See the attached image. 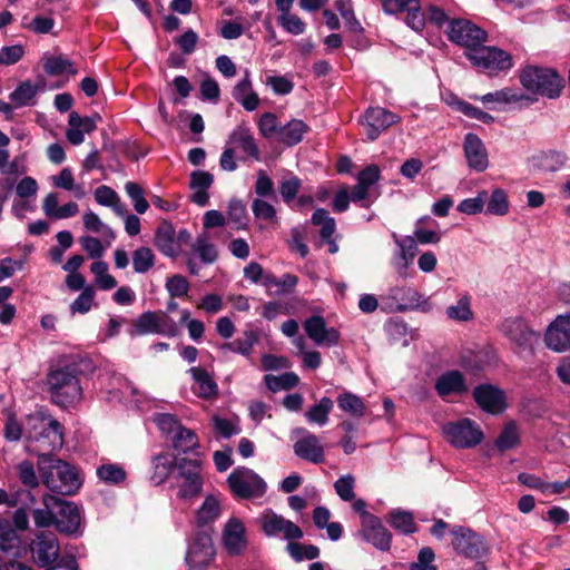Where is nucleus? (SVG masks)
I'll return each instance as SVG.
<instances>
[{
    "label": "nucleus",
    "instance_id": "15",
    "mask_svg": "<svg viewBox=\"0 0 570 570\" xmlns=\"http://www.w3.org/2000/svg\"><path fill=\"white\" fill-rule=\"evenodd\" d=\"M400 117L382 107H370L363 116L362 125L368 140L373 141L389 127L397 124Z\"/></svg>",
    "mask_w": 570,
    "mask_h": 570
},
{
    "label": "nucleus",
    "instance_id": "28",
    "mask_svg": "<svg viewBox=\"0 0 570 570\" xmlns=\"http://www.w3.org/2000/svg\"><path fill=\"white\" fill-rule=\"evenodd\" d=\"M179 459L168 452H161L151 458L150 481L155 485L163 484L171 474Z\"/></svg>",
    "mask_w": 570,
    "mask_h": 570
},
{
    "label": "nucleus",
    "instance_id": "5",
    "mask_svg": "<svg viewBox=\"0 0 570 570\" xmlns=\"http://www.w3.org/2000/svg\"><path fill=\"white\" fill-rule=\"evenodd\" d=\"M216 550L209 529H197L191 534L186 552L189 570H206L214 561Z\"/></svg>",
    "mask_w": 570,
    "mask_h": 570
},
{
    "label": "nucleus",
    "instance_id": "60",
    "mask_svg": "<svg viewBox=\"0 0 570 570\" xmlns=\"http://www.w3.org/2000/svg\"><path fill=\"white\" fill-rule=\"evenodd\" d=\"M355 479L352 474H346L341 478H338L335 483L334 488L337 493V495L346 502L353 501L355 499Z\"/></svg>",
    "mask_w": 570,
    "mask_h": 570
},
{
    "label": "nucleus",
    "instance_id": "40",
    "mask_svg": "<svg viewBox=\"0 0 570 570\" xmlns=\"http://www.w3.org/2000/svg\"><path fill=\"white\" fill-rule=\"evenodd\" d=\"M338 407L354 417H362L365 414L366 406L363 400L351 392H343L337 396Z\"/></svg>",
    "mask_w": 570,
    "mask_h": 570
},
{
    "label": "nucleus",
    "instance_id": "24",
    "mask_svg": "<svg viewBox=\"0 0 570 570\" xmlns=\"http://www.w3.org/2000/svg\"><path fill=\"white\" fill-rule=\"evenodd\" d=\"M386 298L393 302L399 312L421 308L428 304V298L409 286H395L390 288Z\"/></svg>",
    "mask_w": 570,
    "mask_h": 570
},
{
    "label": "nucleus",
    "instance_id": "46",
    "mask_svg": "<svg viewBox=\"0 0 570 570\" xmlns=\"http://www.w3.org/2000/svg\"><path fill=\"white\" fill-rule=\"evenodd\" d=\"M390 524L403 534H411L416 531L413 514L406 511L393 510L390 512Z\"/></svg>",
    "mask_w": 570,
    "mask_h": 570
},
{
    "label": "nucleus",
    "instance_id": "18",
    "mask_svg": "<svg viewBox=\"0 0 570 570\" xmlns=\"http://www.w3.org/2000/svg\"><path fill=\"white\" fill-rule=\"evenodd\" d=\"M304 331L318 346H335L340 343L341 334L335 327H327L325 318L321 315H313L303 323Z\"/></svg>",
    "mask_w": 570,
    "mask_h": 570
},
{
    "label": "nucleus",
    "instance_id": "14",
    "mask_svg": "<svg viewBox=\"0 0 570 570\" xmlns=\"http://www.w3.org/2000/svg\"><path fill=\"white\" fill-rule=\"evenodd\" d=\"M452 546L459 554L470 559H480L487 556L489 551L487 543L471 529L455 527L452 530Z\"/></svg>",
    "mask_w": 570,
    "mask_h": 570
},
{
    "label": "nucleus",
    "instance_id": "51",
    "mask_svg": "<svg viewBox=\"0 0 570 570\" xmlns=\"http://www.w3.org/2000/svg\"><path fill=\"white\" fill-rule=\"evenodd\" d=\"M520 442V434L518 426L514 422L508 423L501 433L499 434L495 445L501 451L504 452L507 450L515 448Z\"/></svg>",
    "mask_w": 570,
    "mask_h": 570
},
{
    "label": "nucleus",
    "instance_id": "29",
    "mask_svg": "<svg viewBox=\"0 0 570 570\" xmlns=\"http://www.w3.org/2000/svg\"><path fill=\"white\" fill-rule=\"evenodd\" d=\"M435 391L441 397L462 394L468 391L464 376L459 371H448L435 381Z\"/></svg>",
    "mask_w": 570,
    "mask_h": 570
},
{
    "label": "nucleus",
    "instance_id": "21",
    "mask_svg": "<svg viewBox=\"0 0 570 570\" xmlns=\"http://www.w3.org/2000/svg\"><path fill=\"white\" fill-rule=\"evenodd\" d=\"M362 534L376 549L381 551L390 550L392 534L374 514L363 515Z\"/></svg>",
    "mask_w": 570,
    "mask_h": 570
},
{
    "label": "nucleus",
    "instance_id": "36",
    "mask_svg": "<svg viewBox=\"0 0 570 570\" xmlns=\"http://www.w3.org/2000/svg\"><path fill=\"white\" fill-rule=\"evenodd\" d=\"M58 497L46 493L42 497L43 509L32 511L33 522L37 528H48L55 525V509L57 507Z\"/></svg>",
    "mask_w": 570,
    "mask_h": 570
},
{
    "label": "nucleus",
    "instance_id": "50",
    "mask_svg": "<svg viewBox=\"0 0 570 570\" xmlns=\"http://www.w3.org/2000/svg\"><path fill=\"white\" fill-rule=\"evenodd\" d=\"M16 472L19 481L29 489L38 488L40 474L38 475L35 465L29 460H23L16 465Z\"/></svg>",
    "mask_w": 570,
    "mask_h": 570
},
{
    "label": "nucleus",
    "instance_id": "59",
    "mask_svg": "<svg viewBox=\"0 0 570 570\" xmlns=\"http://www.w3.org/2000/svg\"><path fill=\"white\" fill-rule=\"evenodd\" d=\"M97 475L106 483L118 484L125 480L126 472L121 466L108 463L97 469Z\"/></svg>",
    "mask_w": 570,
    "mask_h": 570
},
{
    "label": "nucleus",
    "instance_id": "53",
    "mask_svg": "<svg viewBox=\"0 0 570 570\" xmlns=\"http://www.w3.org/2000/svg\"><path fill=\"white\" fill-rule=\"evenodd\" d=\"M287 552L295 561L314 560L320 556L318 547L314 544H301L297 542H288Z\"/></svg>",
    "mask_w": 570,
    "mask_h": 570
},
{
    "label": "nucleus",
    "instance_id": "7",
    "mask_svg": "<svg viewBox=\"0 0 570 570\" xmlns=\"http://www.w3.org/2000/svg\"><path fill=\"white\" fill-rule=\"evenodd\" d=\"M466 58L478 68L489 75H498L512 68L513 60L510 53L497 47L481 45L473 51H466Z\"/></svg>",
    "mask_w": 570,
    "mask_h": 570
},
{
    "label": "nucleus",
    "instance_id": "58",
    "mask_svg": "<svg viewBox=\"0 0 570 570\" xmlns=\"http://www.w3.org/2000/svg\"><path fill=\"white\" fill-rule=\"evenodd\" d=\"M95 299V289L92 286H87L82 289L80 295L71 303L70 312L72 315L76 313L86 314L91 309Z\"/></svg>",
    "mask_w": 570,
    "mask_h": 570
},
{
    "label": "nucleus",
    "instance_id": "10",
    "mask_svg": "<svg viewBox=\"0 0 570 570\" xmlns=\"http://www.w3.org/2000/svg\"><path fill=\"white\" fill-rule=\"evenodd\" d=\"M177 470V497L187 500L199 495L203 490L200 461L186 458L179 459Z\"/></svg>",
    "mask_w": 570,
    "mask_h": 570
},
{
    "label": "nucleus",
    "instance_id": "57",
    "mask_svg": "<svg viewBox=\"0 0 570 570\" xmlns=\"http://www.w3.org/2000/svg\"><path fill=\"white\" fill-rule=\"evenodd\" d=\"M522 96L517 94L511 88H503L501 90H497L494 92H489L484 96H482L480 99L484 104H498V105H505L510 102H517L521 100Z\"/></svg>",
    "mask_w": 570,
    "mask_h": 570
},
{
    "label": "nucleus",
    "instance_id": "44",
    "mask_svg": "<svg viewBox=\"0 0 570 570\" xmlns=\"http://www.w3.org/2000/svg\"><path fill=\"white\" fill-rule=\"evenodd\" d=\"M445 314L450 320L456 322H468L472 320L471 297L466 294L462 295L455 304L446 308Z\"/></svg>",
    "mask_w": 570,
    "mask_h": 570
},
{
    "label": "nucleus",
    "instance_id": "23",
    "mask_svg": "<svg viewBox=\"0 0 570 570\" xmlns=\"http://www.w3.org/2000/svg\"><path fill=\"white\" fill-rule=\"evenodd\" d=\"M301 431L303 436L294 443V453L308 462L322 463L325 460V452L320 439L304 429Z\"/></svg>",
    "mask_w": 570,
    "mask_h": 570
},
{
    "label": "nucleus",
    "instance_id": "19",
    "mask_svg": "<svg viewBox=\"0 0 570 570\" xmlns=\"http://www.w3.org/2000/svg\"><path fill=\"white\" fill-rule=\"evenodd\" d=\"M55 527L65 534H75L78 532L81 523L79 508L70 501L58 498L55 509Z\"/></svg>",
    "mask_w": 570,
    "mask_h": 570
},
{
    "label": "nucleus",
    "instance_id": "30",
    "mask_svg": "<svg viewBox=\"0 0 570 570\" xmlns=\"http://www.w3.org/2000/svg\"><path fill=\"white\" fill-rule=\"evenodd\" d=\"M195 385L193 386L194 393L205 400H210L217 396L218 386L210 374L202 367H191L189 370Z\"/></svg>",
    "mask_w": 570,
    "mask_h": 570
},
{
    "label": "nucleus",
    "instance_id": "54",
    "mask_svg": "<svg viewBox=\"0 0 570 570\" xmlns=\"http://www.w3.org/2000/svg\"><path fill=\"white\" fill-rule=\"evenodd\" d=\"M125 190L132 202L134 208L138 214H145L149 208V204L145 198V193L141 186L135 181H127Z\"/></svg>",
    "mask_w": 570,
    "mask_h": 570
},
{
    "label": "nucleus",
    "instance_id": "61",
    "mask_svg": "<svg viewBox=\"0 0 570 570\" xmlns=\"http://www.w3.org/2000/svg\"><path fill=\"white\" fill-rule=\"evenodd\" d=\"M279 121L275 114L265 112L258 120V130L265 138H271L279 131Z\"/></svg>",
    "mask_w": 570,
    "mask_h": 570
},
{
    "label": "nucleus",
    "instance_id": "52",
    "mask_svg": "<svg viewBox=\"0 0 570 570\" xmlns=\"http://www.w3.org/2000/svg\"><path fill=\"white\" fill-rule=\"evenodd\" d=\"M154 265L155 254L149 247L141 246L132 253V266L136 273L145 274Z\"/></svg>",
    "mask_w": 570,
    "mask_h": 570
},
{
    "label": "nucleus",
    "instance_id": "55",
    "mask_svg": "<svg viewBox=\"0 0 570 570\" xmlns=\"http://www.w3.org/2000/svg\"><path fill=\"white\" fill-rule=\"evenodd\" d=\"M228 220L234 225L235 229H245L247 226V212L243 202L233 199L228 205Z\"/></svg>",
    "mask_w": 570,
    "mask_h": 570
},
{
    "label": "nucleus",
    "instance_id": "26",
    "mask_svg": "<svg viewBox=\"0 0 570 570\" xmlns=\"http://www.w3.org/2000/svg\"><path fill=\"white\" fill-rule=\"evenodd\" d=\"M223 541L229 554H239L247 544L243 522L238 519H230L224 528Z\"/></svg>",
    "mask_w": 570,
    "mask_h": 570
},
{
    "label": "nucleus",
    "instance_id": "56",
    "mask_svg": "<svg viewBox=\"0 0 570 570\" xmlns=\"http://www.w3.org/2000/svg\"><path fill=\"white\" fill-rule=\"evenodd\" d=\"M509 210V200L507 193L497 188L492 191L491 197L487 205V212L492 215L503 216Z\"/></svg>",
    "mask_w": 570,
    "mask_h": 570
},
{
    "label": "nucleus",
    "instance_id": "2",
    "mask_svg": "<svg viewBox=\"0 0 570 570\" xmlns=\"http://www.w3.org/2000/svg\"><path fill=\"white\" fill-rule=\"evenodd\" d=\"M79 364L70 362L56 370H51L47 376L52 401L61 407H71L82 400L80 385Z\"/></svg>",
    "mask_w": 570,
    "mask_h": 570
},
{
    "label": "nucleus",
    "instance_id": "1",
    "mask_svg": "<svg viewBox=\"0 0 570 570\" xmlns=\"http://www.w3.org/2000/svg\"><path fill=\"white\" fill-rule=\"evenodd\" d=\"M42 484L60 495H73L81 487L78 469L48 453H40L37 462Z\"/></svg>",
    "mask_w": 570,
    "mask_h": 570
},
{
    "label": "nucleus",
    "instance_id": "8",
    "mask_svg": "<svg viewBox=\"0 0 570 570\" xmlns=\"http://www.w3.org/2000/svg\"><path fill=\"white\" fill-rule=\"evenodd\" d=\"M443 435L446 441L456 449H471L483 441V432L480 426L470 419H461L443 425Z\"/></svg>",
    "mask_w": 570,
    "mask_h": 570
},
{
    "label": "nucleus",
    "instance_id": "16",
    "mask_svg": "<svg viewBox=\"0 0 570 570\" xmlns=\"http://www.w3.org/2000/svg\"><path fill=\"white\" fill-rule=\"evenodd\" d=\"M544 343L548 348L558 353L570 350V313L558 315L549 324Z\"/></svg>",
    "mask_w": 570,
    "mask_h": 570
},
{
    "label": "nucleus",
    "instance_id": "43",
    "mask_svg": "<svg viewBox=\"0 0 570 570\" xmlns=\"http://www.w3.org/2000/svg\"><path fill=\"white\" fill-rule=\"evenodd\" d=\"M39 87L27 80L20 83L11 94L10 99L16 107H23L33 105L36 95L38 94Z\"/></svg>",
    "mask_w": 570,
    "mask_h": 570
},
{
    "label": "nucleus",
    "instance_id": "41",
    "mask_svg": "<svg viewBox=\"0 0 570 570\" xmlns=\"http://www.w3.org/2000/svg\"><path fill=\"white\" fill-rule=\"evenodd\" d=\"M334 402L332 399L324 396L317 404H314L305 413V417L309 423H315L321 426L328 422V414L332 412Z\"/></svg>",
    "mask_w": 570,
    "mask_h": 570
},
{
    "label": "nucleus",
    "instance_id": "3",
    "mask_svg": "<svg viewBox=\"0 0 570 570\" xmlns=\"http://www.w3.org/2000/svg\"><path fill=\"white\" fill-rule=\"evenodd\" d=\"M27 433L37 443V455L58 451L63 445V428L51 415L38 411L27 417Z\"/></svg>",
    "mask_w": 570,
    "mask_h": 570
},
{
    "label": "nucleus",
    "instance_id": "45",
    "mask_svg": "<svg viewBox=\"0 0 570 570\" xmlns=\"http://www.w3.org/2000/svg\"><path fill=\"white\" fill-rule=\"evenodd\" d=\"M311 222L315 226H321L320 235L323 240H330V238L333 237L336 230V223L326 209L317 208L313 213Z\"/></svg>",
    "mask_w": 570,
    "mask_h": 570
},
{
    "label": "nucleus",
    "instance_id": "9",
    "mask_svg": "<svg viewBox=\"0 0 570 570\" xmlns=\"http://www.w3.org/2000/svg\"><path fill=\"white\" fill-rule=\"evenodd\" d=\"M451 42L464 47L466 51H473L487 41L485 30L465 19L450 21L446 29Z\"/></svg>",
    "mask_w": 570,
    "mask_h": 570
},
{
    "label": "nucleus",
    "instance_id": "49",
    "mask_svg": "<svg viewBox=\"0 0 570 570\" xmlns=\"http://www.w3.org/2000/svg\"><path fill=\"white\" fill-rule=\"evenodd\" d=\"M265 383L271 391L277 392L295 387L299 383V377L294 372H286L279 376L268 374L265 375Z\"/></svg>",
    "mask_w": 570,
    "mask_h": 570
},
{
    "label": "nucleus",
    "instance_id": "22",
    "mask_svg": "<svg viewBox=\"0 0 570 570\" xmlns=\"http://www.w3.org/2000/svg\"><path fill=\"white\" fill-rule=\"evenodd\" d=\"M476 404L485 412L499 414L505 410V396L503 391L491 384L479 385L473 391Z\"/></svg>",
    "mask_w": 570,
    "mask_h": 570
},
{
    "label": "nucleus",
    "instance_id": "20",
    "mask_svg": "<svg viewBox=\"0 0 570 570\" xmlns=\"http://www.w3.org/2000/svg\"><path fill=\"white\" fill-rule=\"evenodd\" d=\"M463 151L470 169L476 173L487 170L489 167V155L483 141L478 135L468 132L464 136Z\"/></svg>",
    "mask_w": 570,
    "mask_h": 570
},
{
    "label": "nucleus",
    "instance_id": "13",
    "mask_svg": "<svg viewBox=\"0 0 570 570\" xmlns=\"http://www.w3.org/2000/svg\"><path fill=\"white\" fill-rule=\"evenodd\" d=\"M501 332L522 351H533L540 340V334L532 330L521 317H510L502 322Z\"/></svg>",
    "mask_w": 570,
    "mask_h": 570
},
{
    "label": "nucleus",
    "instance_id": "38",
    "mask_svg": "<svg viewBox=\"0 0 570 570\" xmlns=\"http://www.w3.org/2000/svg\"><path fill=\"white\" fill-rule=\"evenodd\" d=\"M567 155L558 150L543 151L533 158L534 166L544 173H554L560 170L566 161Z\"/></svg>",
    "mask_w": 570,
    "mask_h": 570
},
{
    "label": "nucleus",
    "instance_id": "64",
    "mask_svg": "<svg viewBox=\"0 0 570 570\" xmlns=\"http://www.w3.org/2000/svg\"><path fill=\"white\" fill-rule=\"evenodd\" d=\"M435 553L430 547H424L419 551L417 561L410 564L409 570H438L433 564Z\"/></svg>",
    "mask_w": 570,
    "mask_h": 570
},
{
    "label": "nucleus",
    "instance_id": "62",
    "mask_svg": "<svg viewBox=\"0 0 570 570\" xmlns=\"http://www.w3.org/2000/svg\"><path fill=\"white\" fill-rule=\"evenodd\" d=\"M302 187V180L296 176L284 179L279 185V193L286 204H291Z\"/></svg>",
    "mask_w": 570,
    "mask_h": 570
},
{
    "label": "nucleus",
    "instance_id": "25",
    "mask_svg": "<svg viewBox=\"0 0 570 570\" xmlns=\"http://www.w3.org/2000/svg\"><path fill=\"white\" fill-rule=\"evenodd\" d=\"M154 244L165 256L175 258L180 253L179 240H176L175 228L169 222L164 220L159 224Z\"/></svg>",
    "mask_w": 570,
    "mask_h": 570
},
{
    "label": "nucleus",
    "instance_id": "31",
    "mask_svg": "<svg viewBox=\"0 0 570 570\" xmlns=\"http://www.w3.org/2000/svg\"><path fill=\"white\" fill-rule=\"evenodd\" d=\"M233 98L239 102L243 108L247 111L257 109L259 105L258 95L252 89V81L249 78V71H245V77L239 80L233 88Z\"/></svg>",
    "mask_w": 570,
    "mask_h": 570
},
{
    "label": "nucleus",
    "instance_id": "48",
    "mask_svg": "<svg viewBox=\"0 0 570 570\" xmlns=\"http://www.w3.org/2000/svg\"><path fill=\"white\" fill-rule=\"evenodd\" d=\"M334 7L341 13L342 18L345 21L346 28L351 32L360 33L363 31L362 24L354 14V9L351 0H335Z\"/></svg>",
    "mask_w": 570,
    "mask_h": 570
},
{
    "label": "nucleus",
    "instance_id": "35",
    "mask_svg": "<svg viewBox=\"0 0 570 570\" xmlns=\"http://www.w3.org/2000/svg\"><path fill=\"white\" fill-rule=\"evenodd\" d=\"M42 61L46 73L52 77L62 75L76 76L78 72L73 62L61 55H45Z\"/></svg>",
    "mask_w": 570,
    "mask_h": 570
},
{
    "label": "nucleus",
    "instance_id": "17",
    "mask_svg": "<svg viewBox=\"0 0 570 570\" xmlns=\"http://www.w3.org/2000/svg\"><path fill=\"white\" fill-rule=\"evenodd\" d=\"M30 548L36 563L40 567H48L60 559V546L52 532L38 533Z\"/></svg>",
    "mask_w": 570,
    "mask_h": 570
},
{
    "label": "nucleus",
    "instance_id": "27",
    "mask_svg": "<svg viewBox=\"0 0 570 570\" xmlns=\"http://www.w3.org/2000/svg\"><path fill=\"white\" fill-rule=\"evenodd\" d=\"M68 125L69 128L66 132V137L68 141L75 146L83 142L85 134L92 132L97 127L96 118L81 117L77 111L69 114Z\"/></svg>",
    "mask_w": 570,
    "mask_h": 570
},
{
    "label": "nucleus",
    "instance_id": "63",
    "mask_svg": "<svg viewBox=\"0 0 570 570\" xmlns=\"http://www.w3.org/2000/svg\"><path fill=\"white\" fill-rule=\"evenodd\" d=\"M278 22L291 35L298 36L305 31V23L302 19L291 12L281 14Z\"/></svg>",
    "mask_w": 570,
    "mask_h": 570
},
{
    "label": "nucleus",
    "instance_id": "11",
    "mask_svg": "<svg viewBox=\"0 0 570 570\" xmlns=\"http://www.w3.org/2000/svg\"><path fill=\"white\" fill-rule=\"evenodd\" d=\"M135 331L139 335L159 334L175 337L179 333L176 322L165 312H145L135 322Z\"/></svg>",
    "mask_w": 570,
    "mask_h": 570
},
{
    "label": "nucleus",
    "instance_id": "37",
    "mask_svg": "<svg viewBox=\"0 0 570 570\" xmlns=\"http://www.w3.org/2000/svg\"><path fill=\"white\" fill-rule=\"evenodd\" d=\"M308 126L299 119H292L285 126H281L278 131L279 141L286 146H295L303 140Z\"/></svg>",
    "mask_w": 570,
    "mask_h": 570
},
{
    "label": "nucleus",
    "instance_id": "39",
    "mask_svg": "<svg viewBox=\"0 0 570 570\" xmlns=\"http://www.w3.org/2000/svg\"><path fill=\"white\" fill-rule=\"evenodd\" d=\"M173 446L178 454H186L199 448V440L193 430L181 426L173 435Z\"/></svg>",
    "mask_w": 570,
    "mask_h": 570
},
{
    "label": "nucleus",
    "instance_id": "34",
    "mask_svg": "<svg viewBox=\"0 0 570 570\" xmlns=\"http://www.w3.org/2000/svg\"><path fill=\"white\" fill-rule=\"evenodd\" d=\"M191 252L205 265H212L218 259L217 246L212 242L208 233H202L196 237L191 244Z\"/></svg>",
    "mask_w": 570,
    "mask_h": 570
},
{
    "label": "nucleus",
    "instance_id": "4",
    "mask_svg": "<svg viewBox=\"0 0 570 570\" xmlns=\"http://www.w3.org/2000/svg\"><path fill=\"white\" fill-rule=\"evenodd\" d=\"M520 81L527 90L550 99L558 98L564 88L563 77L557 70L544 67H525Z\"/></svg>",
    "mask_w": 570,
    "mask_h": 570
},
{
    "label": "nucleus",
    "instance_id": "12",
    "mask_svg": "<svg viewBox=\"0 0 570 570\" xmlns=\"http://www.w3.org/2000/svg\"><path fill=\"white\" fill-rule=\"evenodd\" d=\"M257 523L267 537L282 535L285 540L291 542L292 540H299L304 535L298 525L282 515L276 514L271 509L262 512L257 518Z\"/></svg>",
    "mask_w": 570,
    "mask_h": 570
},
{
    "label": "nucleus",
    "instance_id": "42",
    "mask_svg": "<svg viewBox=\"0 0 570 570\" xmlns=\"http://www.w3.org/2000/svg\"><path fill=\"white\" fill-rule=\"evenodd\" d=\"M220 515L219 501L214 495L205 498L202 507L197 511V523L198 525H207L214 522Z\"/></svg>",
    "mask_w": 570,
    "mask_h": 570
},
{
    "label": "nucleus",
    "instance_id": "33",
    "mask_svg": "<svg viewBox=\"0 0 570 570\" xmlns=\"http://www.w3.org/2000/svg\"><path fill=\"white\" fill-rule=\"evenodd\" d=\"M400 249L393 259V266L401 274L405 275V271L412 263L417 252L416 240L412 236H406L403 239H396Z\"/></svg>",
    "mask_w": 570,
    "mask_h": 570
},
{
    "label": "nucleus",
    "instance_id": "6",
    "mask_svg": "<svg viewBox=\"0 0 570 570\" xmlns=\"http://www.w3.org/2000/svg\"><path fill=\"white\" fill-rule=\"evenodd\" d=\"M232 493L239 499L261 498L266 492V482L253 470L238 466L227 478Z\"/></svg>",
    "mask_w": 570,
    "mask_h": 570
},
{
    "label": "nucleus",
    "instance_id": "47",
    "mask_svg": "<svg viewBox=\"0 0 570 570\" xmlns=\"http://www.w3.org/2000/svg\"><path fill=\"white\" fill-rule=\"evenodd\" d=\"M0 549L12 556H17L20 549V538L8 523H0Z\"/></svg>",
    "mask_w": 570,
    "mask_h": 570
},
{
    "label": "nucleus",
    "instance_id": "32",
    "mask_svg": "<svg viewBox=\"0 0 570 570\" xmlns=\"http://www.w3.org/2000/svg\"><path fill=\"white\" fill-rule=\"evenodd\" d=\"M229 144L233 145L232 148H234V150L239 149L245 155L254 158L255 160H259V149L248 128L238 127L235 129L229 137Z\"/></svg>",
    "mask_w": 570,
    "mask_h": 570
}]
</instances>
